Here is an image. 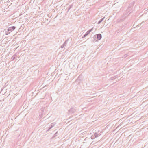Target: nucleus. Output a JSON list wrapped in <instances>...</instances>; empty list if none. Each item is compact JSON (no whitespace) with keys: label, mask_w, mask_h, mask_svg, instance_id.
I'll return each mask as SVG.
<instances>
[{"label":"nucleus","mask_w":148,"mask_h":148,"mask_svg":"<svg viewBox=\"0 0 148 148\" xmlns=\"http://www.w3.org/2000/svg\"><path fill=\"white\" fill-rule=\"evenodd\" d=\"M80 76H79V77H78V79H79V80H81V79H80Z\"/></svg>","instance_id":"nucleus-23"},{"label":"nucleus","mask_w":148,"mask_h":148,"mask_svg":"<svg viewBox=\"0 0 148 148\" xmlns=\"http://www.w3.org/2000/svg\"><path fill=\"white\" fill-rule=\"evenodd\" d=\"M52 127L51 126L50 127H49V129H48V130H50V129H51L52 128Z\"/></svg>","instance_id":"nucleus-21"},{"label":"nucleus","mask_w":148,"mask_h":148,"mask_svg":"<svg viewBox=\"0 0 148 148\" xmlns=\"http://www.w3.org/2000/svg\"><path fill=\"white\" fill-rule=\"evenodd\" d=\"M117 76H114L110 78V79L111 80H113L117 78Z\"/></svg>","instance_id":"nucleus-12"},{"label":"nucleus","mask_w":148,"mask_h":148,"mask_svg":"<svg viewBox=\"0 0 148 148\" xmlns=\"http://www.w3.org/2000/svg\"><path fill=\"white\" fill-rule=\"evenodd\" d=\"M73 5L72 4L70 5L69 7V8L68 9V11L70 10V9L73 7Z\"/></svg>","instance_id":"nucleus-15"},{"label":"nucleus","mask_w":148,"mask_h":148,"mask_svg":"<svg viewBox=\"0 0 148 148\" xmlns=\"http://www.w3.org/2000/svg\"><path fill=\"white\" fill-rule=\"evenodd\" d=\"M126 18V16L125 15H123L121 17V21H124Z\"/></svg>","instance_id":"nucleus-8"},{"label":"nucleus","mask_w":148,"mask_h":148,"mask_svg":"<svg viewBox=\"0 0 148 148\" xmlns=\"http://www.w3.org/2000/svg\"><path fill=\"white\" fill-rule=\"evenodd\" d=\"M101 135L100 134V132H95L94 133V135H92L91 136V138L92 139H94L95 138Z\"/></svg>","instance_id":"nucleus-1"},{"label":"nucleus","mask_w":148,"mask_h":148,"mask_svg":"<svg viewBox=\"0 0 148 148\" xmlns=\"http://www.w3.org/2000/svg\"><path fill=\"white\" fill-rule=\"evenodd\" d=\"M93 38L95 39V38H96L98 40H99L101 38L102 35L101 34H97L94 35Z\"/></svg>","instance_id":"nucleus-4"},{"label":"nucleus","mask_w":148,"mask_h":148,"mask_svg":"<svg viewBox=\"0 0 148 148\" xmlns=\"http://www.w3.org/2000/svg\"><path fill=\"white\" fill-rule=\"evenodd\" d=\"M5 31V34L6 35H8V34H9V33H8V32H6V31H7V29H4V31Z\"/></svg>","instance_id":"nucleus-17"},{"label":"nucleus","mask_w":148,"mask_h":148,"mask_svg":"<svg viewBox=\"0 0 148 148\" xmlns=\"http://www.w3.org/2000/svg\"><path fill=\"white\" fill-rule=\"evenodd\" d=\"M16 56V54H14L13 56H12L11 58L12 60H14L15 59Z\"/></svg>","instance_id":"nucleus-11"},{"label":"nucleus","mask_w":148,"mask_h":148,"mask_svg":"<svg viewBox=\"0 0 148 148\" xmlns=\"http://www.w3.org/2000/svg\"><path fill=\"white\" fill-rule=\"evenodd\" d=\"M16 28L15 26H12L11 27H8L7 29V32H9V33H10L13 30H14Z\"/></svg>","instance_id":"nucleus-5"},{"label":"nucleus","mask_w":148,"mask_h":148,"mask_svg":"<svg viewBox=\"0 0 148 148\" xmlns=\"http://www.w3.org/2000/svg\"><path fill=\"white\" fill-rule=\"evenodd\" d=\"M92 29H90L88 30L87 32H86L85 34H84V35L82 36V38H84L86 36H87L92 31Z\"/></svg>","instance_id":"nucleus-6"},{"label":"nucleus","mask_w":148,"mask_h":148,"mask_svg":"<svg viewBox=\"0 0 148 148\" xmlns=\"http://www.w3.org/2000/svg\"><path fill=\"white\" fill-rule=\"evenodd\" d=\"M127 56V54H126L124 55V58H125V57H126Z\"/></svg>","instance_id":"nucleus-22"},{"label":"nucleus","mask_w":148,"mask_h":148,"mask_svg":"<svg viewBox=\"0 0 148 148\" xmlns=\"http://www.w3.org/2000/svg\"><path fill=\"white\" fill-rule=\"evenodd\" d=\"M58 133V132H57L54 134V135H53V136L52 137V138H54L55 137H56V136H57V133Z\"/></svg>","instance_id":"nucleus-13"},{"label":"nucleus","mask_w":148,"mask_h":148,"mask_svg":"<svg viewBox=\"0 0 148 148\" xmlns=\"http://www.w3.org/2000/svg\"><path fill=\"white\" fill-rule=\"evenodd\" d=\"M101 135L100 134V132H95L94 133V135H92L91 136V138L92 139H94L95 138Z\"/></svg>","instance_id":"nucleus-2"},{"label":"nucleus","mask_w":148,"mask_h":148,"mask_svg":"<svg viewBox=\"0 0 148 148\" xmlns=\"http://www.w3.org/2000/svg\"><path fill=\"white\" fill-rule=\"evenodd\" d=\"M69 39H67L66 40L65 42L63 43V45H64V46H66V45L67 44V42L68 41Z\"/></svg>","instance_id":"nucleus-14"},{"label":"nucleus","mask_w":148,"mask_h":148,"mask_svg":"<svg viewBox=\"0 0 148 148\" xmlns=\"http://www.w3.org/2000/svg\"><path fill=\"white\" fill-rule=\"evenodd\" d=\"M125 27L124 26H122L120 27V28L119 29V30L120 31L124 29L125 28Z\"/></svg>","instance_id":"nucleus-10"},{"label":"nucleus","mask_w":148,"mask_h":148,"mask_svg":"<svg viewBox=\"0 0 148 148\" xmlns=\"http://www.w3.org/2000/svg\"><path fill=\"white\" fill-rule=\"evenodd\" d=\"M56 124V123L55 122L53 123H51V126L52 127H53Z\"/></svg>","instance_id":"nucleus-16"},{"label":"nucleus","mask_w":148,"mask_h":148,"mask_svg":"<svg viewBox=\"0 0 148 148\" xmlns=\"http://www.w3.org/2000/svg\"><path fill=\"white\" fill-rule=\"evenodd\" d=\"M134 5V3H130L127 10V11L128 12L130 13L131 12V10L132 9Z\"/></svg>","instance_id":"nucleus-3"},{"label":"nucleus","mask_w":148,"mask_h":148,"mask_svg":"<svg viewBox=\"0 0 148 148\" xmlns=\"http://www.w3.org/2000/svg\"><path fill=\"white\" fill-rule=\"evenodd\" d=\"M76 111V110L74 108H71L69 110V112L71 114H72Z\"/></svg>","instance_id":"nucleus-7"},{"label":"nucleus","mask_w":148,"mask_h":148,"mask_svg":"<svg viewBox=\"0 0 148 148\" xmlns=\"http://www.w3.org/2000/svg\"><path fill=\"white\" fill-rule=\"evenodd\" d=\"M121 19H117V22L119 23L121 21Z\"/></svg>","instance_id":"nucleus-18"},{"label":"nucleus","mask_w":148,"mask_h":148,"mask_svg":"<svg viewBox=\"0 0 148 148\" xmlns=\"http://www.w3.org/2000/svg\"><path fill=\"white\" fill-rule=\"evenodd\" d=\"M105 17H104L103 18H101L98 22L97 24H100L104 19Z\"/></svg>","instance_id":"nucleus-9"},{"label":"nucleus","mask_w":148,"mask_h":148,"mask_svg":"<svg viewBox=\"0 0 148 148\" xmlns=\"http://www.w3.org/2000/svg\"><path fill=\"white\" fill-rule=\"evenodd\" d=\"M143 22H143V21L142 22V23H140V24L139 25H138V26H137V27H139V26H141V24H142Z\"/></svg>","instance_id":"nucleus-20"},{"label":"nucleus","mask_w":148,"mask_h":148,"mask_svg":"<svg viewBox=\"0 0 148 148\" xmlns=\"http://www.w3.org/2000/svg\"><path fill=\"white\" fill-rule=\"evenodd\" d=\"M64 45L63 44L61 46V47L62 48H63L64 47Z\"/></svg>","instance_id":"nucleus-19"}]
</instances>
